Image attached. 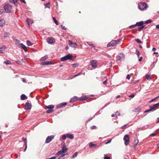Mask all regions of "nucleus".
I'll return each instance as SVG.
<instances>
[{"instance_id":"f257e3e1","label":"nucleus","mask_w":159,"mask_h":159,"mask_svg":"<svg viewBox=\"0 0 159 159\" xmlns=\"http://www.w3.org/2000/svg\"><path fill=\"white\" fill-rule=\"evenodd\" d=\"M147 5L144 2L139 3L138 5L139 8V10L143 11L146 9L147 7Z\"/></svg>"},{"instance_id":"f03ea898","label":"nucleus","mask_w":159,"mask_h":159,"mask_svg":"<svg viewBox=\"0 0 159 159\" xmlns=\"http://www.w3.org/2000/svg\"><path fill=\"white\" fill-rule=\"evenodd\" d=\"M72 58V56L70 54H68L67 55L61 57V59L62 61H64L68 60H71Z\"/></svg>"},{"instance_id":"7ed1b4c3","label":"nucleus","mask_w":159,"mask_h":159,"mask_svg":"<svg viewBox=\"0 0 159 159\" xmlns=\"http://www.w3.org/2000/svg\"><path fill=\"white\" fill-rule=\"evenodd\" d=\"M4 9L7 13H11L12 9V6L9 4H7L4 6Z\"/></svg>"},{"instance_id":"20e7f679","label":"nucleus","mask_w":159,"mask_h":159,"mask_svg":"<svg viewBox=\"0 0 159 159\" xmlns=\"http://www.w3.org/2000/svg\"><path fill=\"white\" fill-rule=\"evenodd\" d=\"M120 41V40L119 39L116 40H112L107 44V47H109L111 46H114L119 42Z\"/></svg>"},{"instance_id":"39448f33","label":"nucleus","mask_w":159,"mask_h":159,"mask_svg":"<svg viewBox=\"0 0 159 159\" xmlns=\"http://www.w3.org/2000/svg\"><path fill=\"white\" fill-rule=\"evenodd\" d=\"M125 141V145H128L129 142V137L128 134H126L124 136L123 138Z\"/></svg>"},{"instance_id":"423d86ee","label":"nucleus","mask_w":159,"mask_h":159,"mask_svg":"<svg viewBox=\"0 0 159 159\" xmlns=\"http://www.w3.org/2000/svg\"><path fill=\"white\" fill-rule=\"evenodd\" d=\"M47 42L48 44H52L55 42V40L52 37H49L46 39Z\"/></svg>"},{"instance_id":"0eeeda50","label":"nucleus","mask_w":159,"mask_h":159,"mask_svg":"<svg viewBox=\"0 0 159 159\" xmlns=\"http://www.w3.org/2000/svg\"><path fill=\"white\" fill-rule=\"evenodd\" d=\"M54 136L53 135L48 136L46 139L45 143H49L54 139Z\"/></svg>"},{"instance_id":"6e6552de","label":"nucleus","mask_w":159,"mask_h":159,"mask_svg":"<svg viewBox=\"0 0 159 159\" xmlns=\"http://www.w3.org/2000/svg\"><path fill=\"white\" fill-rule=\"evenodd\" d=\"M124 58V55L123 53H120L117 57V61H121Z\"/></svg>"},{"instance_id":"1a4fd4ad","label":"nucleus","mask_w":159,"mask_h":159,"mask_svg":"<svg viewBox=\"0 0 159 159\" xmlns=\"http://www.w3.org/2000/svg\"><path fill=\"white\" fill-rule=\"evenodd\" d=\"M97 61L95 60H92L90 62L91 65L92 67L94 68H96L97 67Z\"/></svg>"},{"instance_id":"9d476101","label":"nucleus","mask_w":159,"mask_h":159,"mask_svg":"<svg viewBox=\"0 0 159 159\" xmlns=\"http://www.w3.org/2000/svg\"><path fill=\"white\" fill-rule=\"evenodd\" d=\"M67 102H66L61 103L57 105L56 108L57 109L66 106L67 105Z\"/></svg>"},{"instance_id":"9b49d317","label":"nucleus","mask_w":159,"mask_h":159,"mask_svg":"<svg viewBox=\"0 0 159 159\" xmlns=\"http://www.w3.org/2000/svg\"><path fill=\"white\" fill-rule=\"evenodd\" d=\"M32 107L30 103L26 102L25 106V109L26 110H29L31 109Z\"/></svg>"},{"instance_id":"f8f14e48","label":"nucleus","mask_w":159,"mask_h":159,"mask_svg":"<svg viewBox=\"0 0 159 159\" xmlns=\"http://www.w3.org/2000/svg\"><path fill=\"white\" fill-rule=\"evenodd\" d=\"M22 140L24 141V145L25 146V149L24 150V151L25 152L27 148V139L26 138H22Z\"/></svg>"},{"instance_id":"ddd939ff","label":"nucleus","mask_w":159,"mask_h":159,"mask_svg":"<svg viewBox=\"0 0 159 159\" xmlns=\"http://www.w3.org/2000/svg\"><path fill=\"white\" fill-rule=\"evenodd\" d=\"M68 42L70 45H73V47H76V46L77 45V44L76 43H74L72 41L70 40H68Z\"/></svg>"},{"instance_id":"4468645a","label":"nucleus","mask_w":159,"mask_h":159,"mask_svg":"<svg viewBox=\"0 0 159 159\" xmlns=\"http://www.w3.org/2000/svg\"><path fill=\"white\" fill-rule=\"evenodd\" d=\"M52 63L50 61H47L41 63V65H51Z\"/></svg>"},{"instance_id":"2eb2a0df","label":"nucleus","mask_w":159,"mask_h":159,"mask_svg":"<svg viewBox=\"0 0 159 159\" xmlns=\"http://www.w3.org/2000/svg\"><path fill=\"white\" fill-rule=\"evenodd\" d=\"M159 105V103L153 105L152 106H151L149 107V108H151L152 109H153V111L155 110V109L154 108L157 107Z\"/></svg>"},{"instance_id":"dca6fc26","label":"nucleus","mask_w":159,"mask_h":159,"mask_svg":"<svg viewBox=\"0 0 159 159\" xmlns=\"http://www.w3.org/2000/svg\"><path fill=\"white\" fill-rule=\"evenodd\" d=\"M77 100V97L76 96H74L72 98L70 101V102H74L76 101Z\"/></svg>"},{"instance_id":"f3484780","label":"nucleus","mask_w":159,"mask_h":159,"mask_svg":"<svg viewBox=\"0 0 159 159\" xmlns=\"http://www.w3.org/2000/svg\"><path fill=\"white\" fill-rule=\"evenodd\" d=\"M26 21L29 26L30 25V24H32L34 23L33 20L30 19H26Z\"/></svg>"},{"instance_id":"a211bd4d","label":"nucleus","mask_w":159,"mask_h":159,"mask_svg":"<svg viewBox=\"0 0 159 159\" xmlns=\"http://www.w3.org/2000/svg\"><path fill=\"white\" fill-rule=\"evenodd\" d=\"M27 97L24 94H22L20 96V98L21 100L27 99Z\"/></svg>"},{"instance_id":"6ab92c4d","label":"nucleus","mask_w":159,"mask_h":159,"mask_svg":"<svg viewBox=\"0 0 159 159\" xmlns=\"http://www.w3.org/2000/svg\"><path fill=\"white\" fill-rule=\"evenodd\" d=\"M5 20L2 19L0 20V26H3L5 24Z\"/></svg>"},{"instance_id":"aec40b11","label":"nucleus","mask_w":159,"mask_h":159,"mask_svg":"<svg viewBox=\"0 0 159 159\" xmlns=\"http://www.w3.org/2000/svg\"><path fill=\"white\" fill-rule=\"evenodd\" d=\"M20 46L25 51H27L26 47L23 43H21L19 44Z\"/></svg>"},{"instance_id":"412c9836","label":"nucleus","mask_w":159,"mask_h":159,"mask_svg":"<svg viewBox=\"0 0 159 159\" xmlns=\"http://www.w3.org/2000/svg\"><path fill=\"white\" fill-rule=\"evenodd\" d=\"M10 2L12 3L15 5L16 6H17V0H10Z\"/></svg>"},{"instance_id":"4be33fe9","label":"nucleus","mask_w":159,"mask_h":159,"mask_svg":"<svg viewBox=\"0 0 159 159\" xmlns=\"http://www.w3.org/2000/svg\"><path fill=\"white\" fill-rule=\"evenodd\" d=\"M143 24V21H141L139 22H137L136 24V26H140L142 25Z\"/></svg>"},{"instance_id":"5701e85b","label":"nucleus","mask_w":159,"mask_h":159,"mask_svg":"<svg viewBox=\"0 0 159 159\" xmlns=\"http://www.w3.org/2000/svg\"><path fill=\"white\" fill-rule=\"evenodd\" d=\"M68 149L66 148L65 147H62V149L61 151L63 153L66 152L67 151Z\"/></svg>"},{"instance_id":"b1692460","label":"nucleus","mask_w":159,"mask_h":159,"mask_svg":"<svg viewBox=\"0 0 159 159\" xmlns=\"http://www.w3.org/2000/svg\"><path fill=\"white\" fill-rule=\"evenodd\" d=\"M67 137L70 139H73V136L71 134H66Z\"/></svg>"},{"instance_id":"393cba45","label":"nucleus","mask_w":159,"mask_h":159,"mask_svg":"<svg viewBox=\"0 0 159 159\" xmlns=\"http://www.w3.org/2000/svg\"><path fill=\"white\" fill-rule=\"evenodd\" d=\"M54 106L53 105H51L46 106V108L48 109H52L54 108Z\"/></svg>"},{"instance_id":"a878e982","label":"nucleus","mask_w":159,"mask_h":159,"mask_svg":"<svg viewBox=\"0 0 159 159\" xmlns=\"http://www.w3.org/2000/svg\"><path fill=\"white\" fill-rule=\"evenodd\" d=\"M89 146L90 148H92L96 146H97V145L96 144H94L92 142H90L89 143Z\"/></svg>"},{"instance_id":"bb28decb","label":"nucleus","mask_w":159,"mask_h":159,"mask_svg":"<svg viewBox=\"0 0 159 159\" xmlns=\"http://www.w3.org/2000/svg\"><path fill=\"white\" fill-rule=\"evenodd\" d=\"M5 47L4 46H3L2 47L0 48V53H3V51L4 50Z\"/></svg>"},{"instance_id":"cd10ccee","label":"nucleus","mask_w":159,"mask_h":159,"mask_svg":"<svg viewBox=\"0 0 159 159\" xmlns=\"http://www.w3.org/2000/svg\"><path fill=\"white\" fill-rule=\"evenodd\" d=\"M10 35L9 33L8 32H5L4 34V37H9Z\"/></svg>"},{"instance_id":"c85d7f7f","label":"nucleus","mask_w":159,"mask_h":159,"mask_svg":"<svg viewBox=\"0 0 159 159\" xmlns=\"http://www.w3.org/2000/svg\"><path fill=\"white\" fill-rule=\"evenodd\" d=\"M139 142V140L138 139H135L134 141V145H135V147L137 145Z\"/></svg>"},{"instance_id":"c756f323","label":"nucleus","mask_w":159,"mask_h":159,"mask_svg":"<svg viewBox=\"0 0 159 159\" xmlns=\"http://www.w3.org/2000/svg\"><path fill=\"white\" fill-rule=\"evenodd\" d=\"M44 6L45 7L49 8L50 7V2H48L47 3L45 4Z\"/></svg>"},{"instance_id":"7c9ffc66","label":"nucleus","mask_w":159,"mask_h":159,"mask_svg":"<svg viewBox=\"0 0 159 159\" xmlns=\"http://www.w3.org/2000/svg\"><path fill=\"white\" fill-rule=\"evenodd\" d=\"M62 153H63V152H61V150H60L55 155L56 157H57L61 154Z\"/></svg>"},{"instance_id":"2f4dec72","label":"nucleus","mask_w":159,"mask_h":159,"mask_svg":"<svg viewBox=\"0 0 159 159\" xmlns=\"http://www.w3.org/2000/svg\"><path fill=\"white\" fill-rule=\"evenodd\" d=\"M145 77L147 80H150L151 79L150 75L148 74H147L145 75Z\"/></svg>"},{"instance_id":"473e14b6","label":"nucleus","mask_w":159,"mask_h":159,"mask_svg":"<svg viewBox=\"0 0 159 159\" xmlns=\"http://www.w3.org/2000/svg\"><path fill=\"white\" fill-rule=\"evenodd\" d=\"M27 44L28 46H31L33 44L29 40L26 41Z\"/></svg>"},{"instance_id":"72a5a7b5","label":"nucleus","mask_w":159,"mask_h":159,"mask_svg":"<svg viewBox=\"0 0 159 159\" xmlns=\"http://www.w3.org/2000/svg\"><path fill=\"white\" fill-rule=\"evenodd\" d=\"M4 63L7 65H9L11 64V62L9 60H7L4 62Z\"/></svg>"},{"instance_id":"f704fd0d","label":"nucleus","mask_w":159,"mask_h":159,"mask_svg":"<svg viewBox=\"0 0 159 159\" xmlns=\"http://www.w3.org/2000/svg\"><path fill=\"white\" fill-rule=\"evenodd\" d=\"M48 58V57L46 55V56H44V57H42L41 58V60L42 61H43L46 60V59H47Z\"/></svg>"},{"instance_id":"c9c22d12","label":"nucleus","mask_w":159,"mask_h":159,"mask_svg":"<svg viewBox=\"0 0 159 159\" xmlns=\"http://www.w3.org/2000/svg\"><path fill=\"white\" fill-rule=\"evenodd\" d=\"M87 97H86V96H84V97H81V98H80V100H82V101H84V100H86V99H87Z\"/></svg>"},{"instance_id":"e433bc0d","label":"nucleus","mask_w":159,"mask_h":159,"mask_svg":"<svg viewBox=\"0 0 159 159\" xmlns=\"http://www.w3.org/2000/svg\"><path fill=\"white\" fill-rule=\"evenodd\" d=\"M53 109H49V110H47L46 111V112L47 113H50L52 112H53Z\"/></svg>"},{"instance_id":"4c0bfd02","label":"nucleus","mask_w":159,"mask_h":159,"mask_svg":"<svg viewBox=\"0 0 159 159\" xmlns=\"http://www.w3.org/2000/svg\"><path fill=\"white\" fill-rule=\"evenodd\" d=\"M52 18H53V20H54V23H55V24L56 25H58V21L56 20L55 18V17H53Z\"/></svg>"},{"instance_id":"58836bf2","label":"nucleus","mask_w":159,"mask_h":159,"mask_svg":"<svg viewBox=\"0 0 159 159\" xmlns=\"http://www.w3.org/2000/svg\"><path fill=\"white\" fill-rule=\"evenodd\" d=\"M152 21L151 20L149 19L145 21V24H148L151 23Z\"/></svg>"},{"instance_id":"ea45409f","label":"nucleus","mask_w":159,"mask_h":159,"mask_svg":"<svg viewBox=\"0 0 159 159\" xmlns=\"http://www.w3.org/2000/svg\"><path fill=\"white\" fill-rule=\"evenodd\" d=\"M136 54L137 56L138 57V58H139V55H140L139 52V51L138 50L136 49Z\"/></svg>"},{"instance_id":"a19ab883","label":"nucleus","mask_w":159,"mask_h":159,"mask_svg":"<svg viewBox=\"0 0 159 159\" xmlns=\"http://www.w3.org/2000/svg\"><path fill=\"white\" fill-rule=\"evenodd\" d=\"M135 41L138 43H142L143 42L141 41L139 39H137L135 40Z\"/></svg>"},{"instance_id":"79ce46f5","label":"nucleus","mask_w":159,"mask_h":159,"mask_svg":"<svg viewBox=\"0 0 159 159\" xmlns=\"http://www.w3.org/2000/svg\"><path fill=\"white\" fill-rule=\"evenodd\" d=\"M153 109H152L151 108H150L149 109H148V110H147L145 111L144 112V113H147V112H149L151 111H153Z\"/></svg>"},{"instance_id":"37998d69","label":"nucleus","mask_w":159,"mask_h":159,"mask_svg":"<svg viewBox=\"0 0 159 159\" xmlns=\"http://www.w3.org/2000/svg\"><path fill=\"white\" fill-rule=\"evenodd\" d=\"M145 27L144 25H142L141 26L138 28V30L141 31Z\"/></svg>"},{"instance_id":"c03bdc74","label":"nucleus","mask_w":159,"mask_h":159,"mask_svg":"<svg viewBox=\"0 0 159 159\" xmlns=\"http://www.w3.org/2000/svg\"><path fill=\"white\" fill-rule=\"evenodd\" d=\"M136 26V24L132 25L130 26H129V29H132L133 28Z\"/></svg>"},{"instance_id":"a18cd8bd","label":"nucleus","mask_w":159,"mask_h":159,"mask_svg":"<svg viewBox=\"0 0 159 159\" xmlns=\"http://www.w3.org/2000/svg\"><path fill=\"white\" fill-rule=\"evenodd\" d=\"M77 155V152H75L72 156V158H74L75 157H76Z\"/></svg>"},{"instance_id":"49530a36","label":"nucleus","mask_w":159,"mask_h":159,"mask_svg":"<svg viewBox=\"0 0 159 159\" xmlns=\"http://www.w3.org/2000/svg\"><path fill=\"white\" fill-rule=\"evenodd\" d=\"M90 42H87V43L89 45H90V46H91V47H92L93 48H94L95 47V46L93 44H90Z\"/></svg>"},{"instance_id":"de8ad7c7","label":"nucleus","mask_w":159,"mask_h":159,"mask_svg":"<svg viewBox=\"0 0 159 159\" xmlns=\"http://www.w3.org/2000/svg\"><path fill=\"white\" fill-rule=\"evenodd\" d=\"M118 112V111H117L116 113V114H112L111 115V116L112 117H114L115 116H117V113Z\"/></svg>"},{"instance_id":"09e8293b","label":"nucleus","mask_w":159,"mask_h":159,"mask_svg":"<svg viewBox=\"0 0 159 159\" xmlns=\"http://www.w3.org/2000/svg\"><path fill=\"white\" fill-rule=\"evenodd\" d=\"M67 137V135L66 134H64L62 136V139L64 140L66 139Z\"/></svg>"},{"instance_id":"8fccbe9b","label":"nucleus","mask_w":159,"mask_h":159,"mask_svg":"<svg viewBox=\"0 0 159 159\" xmlns=\"http://www.w3.org/2000/svg\"><path fill=\"white\" fill-rule=\"evenodd\" d=\"M65 155V154H62L59 157L58 159H62L63 157Z\"/></svg>"},{"instance_id":"3c124183","label":"nucleus","mask_w":159,"mask_h":159,"mask_svg":"<svg viewBox=\"0 0 159 159\" xmlns=\"http://www.w3.org/2000/svg\"><path fill=\"white\" fill-rule=\"evenodd\" d=\"M61 27L63 30H66V28L65 26L63 25H61Z\"/></svg>"},{"instance_id":"603ef678","label":"nucleus","mask_w":159,"mask_h":159,"mask_svg":"<svg viewBox=\"0 0 159 159\" xmlns=\"http://www.w3.org/2000/svg\"><path fill=\"white\" fill-rule=\"evenodd\" d=\"M156 99H157L156 98H154V99H152L149 102V103H151L152 102H153V101H154Z\"/></svg>"},{"instance_id":"864d4df0","label":"nucleus","mask_w":159,"mask_h":159,"mask_svg":"<svg viewBox=\"0 0 159 159\" xmlns=\"http://www.w3.org/2000/svg\"><path fill=\"white\" fill-rule=\"evenodd\" d=\"M128 125V124H125V125L122 126L121 127V128L122 129H125V127Z\"/></svg>"},{"instance_id":"5fc2aeb1","label":"nucleus","mask_w":159,"mask_h":159,"mask_svg":"<svg viewBox=\"0 0 159 159\" xmlns=\"http://www.w3.org/2000/svg\"><path fill=\"white\" fill-rule=\"evenodd\" d=\"M156 134L154 133H152V134H151L149 136L153 137V136H156Z\"/></svg>"},{"instance_id":"6e6d98bb","label":"nucleus","mask_w":159,"mask_h":159,"mask_svg":"<svg viewBox=\"0 0 159 159\" xmlns=\"http://www.w3.org/2000/svg\"><path fill=\"white\" fill-rule=\"evenodd\" d=\"M72 65L74 67H77L78 66V65L77 64H72Z\"/></svg>"},{"instance_id":"4d7b16f0","label":"nucleus","mask_w":159,"mask_h":159,"mask_svg":"<svg viewBox=\"0 0 159 159\" xmlns=\"http://www.w3.org/2000/svg\"><path fill=\"white\" fill-rule=\"evenodd\" d=\"M134 97V94H132L131 95L129 96V97L131 98H133Z\"/></svg>"},{"instance_id":"13d9d810","label":"nucleus","mask_w":159,"mask_h":159,"mask_svg":"<svg viewBox=\"0 0 159 159\" xmlns=\"http://www.w3.org/2000/svg\"><path fill=\"white\" fill-rule=\"evenodd\" d=\"M96 127L95 125H93L91 127V128L93 129H95Z\"/></svg>"},{"instance_id":"bf43d9fd","label":"nucleus","mask_w":159,"mask_h":159,"mask_svg":"<svg viewBox=\"0 0 159 159\" xmlns=\"http://www.w3.org/2000/svg\"><path fill=\"white\" fill-rule=\"evenodd\" d=\"M111 139L109 140L107 142H106L105 143V144H108L110 143L111 142Z\"/></svg>"},{"instance_id":"052dcab7","label":"nucleus","mask_w":159,"mask_h":159,"mask_svg":"<svg viewBox=\"0 0 159 159\" xmlns=\"http://www.w3.org/2000/svg\"><path fill=\"white\" fill-rule=\"evenodd\" d=\"M143 60V57H141L139 59V61H141Z\"/></svg>"},{"instance_id":"680f3d73","label":"nucleus","mask_w":159,"mask_h":159,"mask_svg":"<svg viewBox=\"0 0 159 159\" xmlns=\"http://www.w3.org/2000/svg\"><path fill=\"white\" fill-rule=\"evenodd\" d=\"M104 159H110V157L108 156H105L104 157Z\"/></svg>"},{"instance_id":"e2e57ef3","label":"nucleus","mask_w":159,"mask_h":159,"mask_svg":"<svg viewBox=\"0 0 159 159\" xmlns=\"http://www.w3.org/2000/svg\"><path fill=\"white\" fill-rule=\"evenodd\" d=\"M80 74H81V73H78V74H76V75H74V77H76V76H79V75H80Z\"/></svg>"},{"instance_id":"0e129e2a","label":"nucleus","mask_w":159,"mask_h":159,"mask_svg":"<svg viewBox=\"0 0 159 159\" xmlns=\"http://www.w3.org/2000/svg\"><path fill=\"white\" fill-rule=\"evenodd\" d=\"M107 79L105 81H104L103 82V83L104 84H106L107 83Z\"/></svg>"},{"instance_id":"69168bd1","label":"nucleus","mask_w":159,"mask_h":159,"mask_svg":"<svg viewBox=\"0 0 159 159\" xmlns=\"http://www.w3.org/2000/svg\"><path fill=\"white\" fill-rule=\"evenodd\" d=\"M126 78L128 80L130 79V76L129 75H128L126 77Z\"/></svg>"},{"instance_id":"338daca9","label":"nucleus","mask_w":159,"mask_h":159,"mask_svg":"<svg viewBox=\"0 0 159 159\" xmlns=\"http://www.w3.org/2000/svg\"><path fill=\"white\" fill-rule=\"evenodd\" d=\"M3 11V10L2 9H0V15H1L2 14Z\"/></svg>"},{"instance_id":"774afa93","label":"nucleus","mask_w":159,"mask_h":159,"mask_svg":"<svg viewBox=\"0 0 159 159\" xmlns=\"http://www.w3.org/2000/svg\"><path fill=\"white\" fill-rule=\"evenodd\" d=\"M56 158V157H52L50 158H49V159H55Z\"/></svg>"}]
</instances>
